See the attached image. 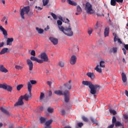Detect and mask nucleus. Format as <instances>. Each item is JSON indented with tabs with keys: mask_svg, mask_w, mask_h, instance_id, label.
I'll use <instances>...</instances> for the list:
<instances>
[{
	"mask_svg": "<svg viewBox=\"0 0 128 128\" xmlns=\"http://www.w3.org/2000/svg\"><path fill=\"white\" fill-rule=\"evenodd\" d=\"M64 34L68 36H74V32L72 30V26H70V24H69V26L68 28H64V30L62 31Z\"/></svg>",
	"mask_w": 128,
	"mask_h": 128,
	"instance_id": "7ed1b4c3",
	"label": "nucleus"
},
{
	"mask_svg": "<svg viewBox=\"0 0 128 128\" xmlns=\"http://www.w3.org/2000/svg\"><path fill=\"white\" fill-rule=\"evenodd\" d=\"M30 54L31 56H36V51H34V50H32Z\"/></svg>",
	"mask_w": 128,
	"mask_h": 128,
	"instance_id": "de8ad7c7",
	"label": "nucleus"
},
{
	"mask_svg": "<svg viewBox=\"0 0 128 128\" xmlns=\"http://www.w3.org/2000/svg\"><path fill=\"white\" fill-rule=\"evenodd\" d=\"M85 10L87 14H94V10H92V5L90 2H86L85 4Z\"/></svg>",
	"mask_w": 128,
	"mask_h": 128,
	"instance_id": "20e7f679",
	"label": "nucleus"
},
{
	"mask_svg": "<svg viewBox=\"0 0 128 128\" xmlns=\"http://www.w3.org/2000/svg\"><path fill=\"white\" fill-rule=\"evenodd\" d=\"M124 118L125 120H128V115H125V116H124Z\"/></svg>",
	"mask_w": 128,
	"mask_h": 128,
	"instance_id": "338daca9",
	"label": "nucleus"
},
{
	"mask_svg": "<svg viewBox=\"0 0 128 128\" xmlns=\"http://www.w3.org/2000/svg\"><path fill=\"white\" fill-rule=\"evenodd\" d=\"M14 42V38H8L6 40V46H12Z\"/></svg>",
	"mask_w": 128,
	"mask_h": 128,
	"instance_id": "5701e85b",
	"label": "nucleus"
},
{
	"mask_svg": "<svg viewBox=\"0 0 128 128\" xmlns=\"http://www.w3.org/2000/svg\"><path fill=\"white\" fill-rule=\"evenodd\" d=\"M99 28H100V22H97L96 24L95 25L94 29L96 30H98Z\"/></svg>",
	"mask_w": 128,
	"mask_h": 128,
	"instance_id": "58836bf2",
	"label": "nucleus"
},
{
	"mask_svg": "<svg viewBox=\"0 0 128 128\" xmlns=\"http://www.w3.org/2000/svg\"><path fill=\"white\" fill-rule=\"evenodd\" d=\"M77 12H78L76 13V16H78L80 14H82V8H80V6H77Z\"/></svg>",
	"mask_w": 128,
	"mask_h": 128,
	"instance_id": "a878e982",
	"label": "nucleus"
},
{
	"mask_svg": "<svg viewBox=\"0 0 128 128\" xmlns=\"http://www.w3.org/2000/svg\"><path fill=\"white\" fill-rule=\"evenodd\" d=\"M22 88H24V85L22 84L17 86H16L17 90H22Z\"/></svg>",
	"mask_w": 128,
	"mask_h": 128,
	"instance_id": "f704fd0d",
	"label": "nucleus"
},
{
	"mask_svg": "<svg viewBox=\"0 0 128 128\" xmlns=\"http://www.w3.org/2000/svg\"><path fill=\"white\" fill-rule=\"evenodd\" d=\"M4 46V42H2L0 43V48H3Z\"/></svg>",
	"mask_w": 128,
	"mask_h": 128,
	"instance_id": "6e6d98bb",
	"label": "nucleus"
},
{
	"mask_svg": "<svg viewBox=\"0 0 128 128\" xmlns=\"http://www.w3.org/2000/svg\"><path fill=\"white\" fill-rule=\"evenodd\" d=\"M15 68L16 70H22V67L20 66L16 65L15 66Z\"/></svg>",
	"mask_w": 128,
	"mask_h": 128,
	"instance_id": "49530a36",
	"label": "nucleus"
},
{
	"mask_svg": "<svg viewBox=\"0 0 128 128\" xmlns=\"http://www.w3.org/2000/svg\"><path fill=\"white\" fill-rule=\"evenodd\" d=\"M40 124H44V122H46V118H44V117H40Z\"/></svg>",
	"mask_w": 128,
	"mask_h": 128,
	"instance_id": "2f4dec72",
	"label": "nucleus"
},
{
	"mask_svg": "<svg viewBox=\"0 0 128 128\" xmlns=\"http://www.w3.org/2000/svg\"><path fill=\"white\" fill-rule=\"evenodd\" d=\"M0 108L2 112H4V114H6V116H10V112H8V110H6V109L2 107H0Z\"/></svg>",
	"mask_w": 128,
	"mask_h": 128,
	"instance_id": "f3484780",
	"label": "nucleus"
},
{
	"mask_svg": "<svg viewBox=\"0 0 128 128\" xmlns=\"http://www.w3.org/2000/svg\"><path fill=\"white\" fill-rule=\"evenodd\" d=\"M36 84V82L34 80H31L30 82H28V92H32V84Z\"/></svg>",
	"mask_w": 128,
	"mask_h": 128,
	"instance_id": "0eeeda50",
	"label": "nucleus"
},
{
	"mask_svg": "<svg viewBox=\"0 0 128 128\" xmlns=\"http://www.w3.org/2000/svg\"><path fill=\"white\" fill-rule=\"evenodd\" d=\"M0 72L6 73L8 70L4 66V65H0Z\"/></svg>",
	"mask_w": 128,
	"mask_h": 128,
	"instance_id": "412c9836",
	"label": "nucleus"
},
{
	"mask_svg": "<svg viewBox=\"0 0 128 128\" xmlns=\"http://www.w3.org/2000/svg\"><path fill=\"white\" fill-rule=\"evenodd\" d=\"M57 24H58V28L60 32H64V26H62V21H60V20H58L57 21Z\"/></svg>",
	"mask_w": 128,
	"mask_h": 128,
	"instance_id": "9b49d317",
	"label": "nucleus"
},
{
	"mask_svg": "<svg viewBox=\"0 0 128 128\" xmlns=\"http://www.w3.org/2000/svg\"><path fill=\"white\" fill-rule=\"evenodd\" d=\"M64 88L65 90H72V84L69 83H66L64 84Z\"/></svg>",
	"mask_w": 128,
	"mask_h": 128,
	"instance_id": "ddd939ff",
	"label": "nucleus"
},
{
	"mask_svg": "<svg viewBox=\"0 0 128 128\" xmlns=\"http://www.w3.org/2000/svg\"><path fill=\"white\" fill-rule=\"evenodd\" d=\"M118 40V36H115V37H114V42H116V40Z\"/></svg>",
	"mask_w": 128,
	"mask_h": 128,
	"instance_id": "3c124183",
	"label": "nucleus"
},
{
	"mask_svg": "<svg viewBox=\"0 0 128 128\" xmlns=\"http://www.w3.org/2000/svg\"><path fill=\"white\" fill-rule=\"evenodd\" d=\"M76 56L72 55L71 56L70 59V64L72 66H74V64H76Z\"/></svg>",
	"mask_w": 128,
	"mask_h": 128,
	"instance_id": "9d476101",
	"label": "nucleus"
},
{
	"mask_svg": "<svg viewBox=\"0 0 128 128\" xmlns=\"http://www.w3.org/2000/svg\"><path fill=\"white\" fill-rule=\"evenodd\" d=\"M55 94L57 96H64L65 102H68L70 100V93L68 90H64V92L60 90H57L54 92Z\"/></svg>",
	"mask_w": 128,
	"mask_h": 128,
	"instance_id": "f03ea898",
	"label": "nucleus"
},
{
	"mask_svg": "<svg viewBox=\"0 0 128 128\" xmlns=\"http://www.w3.org/2000/svg\"><path fill=\"white\" fill-rule=\"evenodd\" d=\"M118 52V48L116 47H113L112 48H110L109 50L110 54H116Z\"/></svg>",
	"mask_w": 128,
	"mask_h": 128,
	"instance_id": "4be33fe9",
	"label": "nucleus"
},
{
	"mask_svg": "<svg viewBox=\"0 0 128 128\" xmlns=\"http://www.w3.org/2000/svg\"><path fill=\"white\" fill-rule=\"evenodd\" d=\"M36 30L38 31V34H44V30H42V28L36 27Z\"/></svg>",
	"mask_w": 128,
	"mask_h": 128,
	"instance_id": "473e14b6",
	"label": "nucleus"
},
{
	"mask_svg": "<svg viewBox=\"0 0 128 128\" xmlns=\"http://www.w3.org/2000/svg\"><path fill=\"white\" fill-rule=\"evenodd\" d=\"M117 40H118V43L120 44H122V42L120 38H118Z\"/></svg>",
	"mask_w": 128,
	"mask_h": 128,
	"instance_id": "bf43d9fd",
	"label": "nucleus"
},
{
	"mask_svg": "<svg viewBox=\"0 0 128 128\" xmlns=\"http://www.w3.org/2000/svg\"><path fill=\"white\" fill-rule=\"evenodd\" d=\"M6 88V84H0V88Z\"/></svg>",
	"mask_w": 128,
	"mask_h": 128,
	"instance_id": "8fccbe9b",
	"label": "nucleus"
},
{
	"mask_svg": "<svg viewBox=\"0 0 128 128\" xmlns=\"http://www.w3.org/2000/svg\"><path fill=\"white\" fill-rule=\"evenodd\" d=\"M77 126L79 128H82V126H84V123H82V122H78V123L77 124Z\"/></svg>",
	"mask_w": 128,
	"mask_h": 128,
	"instance_id": "09e8293b",
	"label": "nucleus"
},
{
	"mask_svg": "<svg viewBox=\"0 0 128 128\" xmlns=\"http://www.w3.org/2000/svg\"><path fill=\"white\" fill-rule=\"evenodd\" d=\"M67 2L69 4H70V6H76L77 4L76 2H74V1H72L71 0H67Z\"/></svg>",
	"mask_w": 128,
	"mask_h": 128,
	"instance_id": "c85d7f7f",
	"label": "nucleus"
},
{
	"mask_svg": "<svg viewBox=\"0 0 128 128\" xmlns=\"http://www.w3.org/2000/svg\"><path fill=\"white\" fill-rule=\"evenodd\" d=\"M24 104V101L20 97L18 100V102L14 104V106H22Z\"/></svg>",
	"mask_w": 128,
	"mask_h": 128,
	"instance_id": "dca6fc26",
	"label": "nucleus"
},
{
	"mask_svg": "<svg viewBox=\"0 0 128 128\" xmlns=\"http://www.w3.org/2000/svg\"><path fill=\"white\" fill-rule=\"evenodd\" d=\"M115 126L116 127H118V126H122V128H124V124H122L120 121H117L115 123Z\"/></svg>",
	"mask_w": 128,
	"mask_h": 128,
	"instance_id": "7c9ffc66",
	"label": "nucleus"
},
{
	"mask_svg": "<svg viewBox=\"0 0 128 128\" xmlns=\"http://www.w3.org/2000/svg\"><path fill=\"white\" fill-rule=\"evenodd\" d=\"M117 122L116 118V116H114L112 118V124H114Z\"/></svg>",
	"mask_w": 128,
	"mask_h": 128,
	"instance_id": "ea45409f",
	"label": "nucleus"
},
{
	"mask_svg": "<svg viewBox=\"0 0 128 128\" xmlns=\"http://www.w3.org/2000/svg\"><path fill=\"white\" fill-rule=\"evenodd\" d=\"M52 90H49V92H48V96H52Z\"/></svg>",
	"mask_w": 128,
	"mask_h": 128,
	"instance_id": "052dcab7",
	"label": "nucleus"
},
{
	"mask_svg": "<svg viewBox=\"0 0 128 128\" xmlns=\"http://www.w3.org/2000/svg\"><path fill=\"white\" fill-rule=\"evenodd\" d=\"M47 84H48V86H52V82H49V81H48V82H47Z\"/></svg>",
	"mask_w": 128,
	"mask_h": 128,
	"instance_id": "0e129e2a",
	"label": "nucleus"
},
{
	"mask_svg": "<svg viewBox=\"0 0 128 128\" xmlns=\"http://www.w3.org/2000/svg\"><path fill=\"white\" fill-rule=\"evenodd\" d=\"M40 58L41 60H40V64H42V62H48V56L46 52H42L40 54Z\"/></svg>",
	"mask_w": 128,
	"mask_h": 128,
	"instance_id": "39448f33",
	"label": "nucleus"
},
{
	"mask_svg": "<svg viewBox=\"0 0 128 128\" xmlns=\"http://www.w3.org/2000/svg\"><path fill=\"white\" fill-rule=\"evenodd\" d=\"M50 0H42L43 6H46L48 4Z\"/></svg>",
	"mask_w": 128,
	"mask_h": 128,
	"instance_id": "72a5a7b5",
	"label": "nucleus"
},
{
	"mask_svg": "<svg viewBox=\"0 0 128 128\" xmlns=\"http://www.w3.org/2000/svg\"><path fill=\"white\" fill-rule=\"evenodd\" d=\"M110 34V28L106 27L104 31V36L105 38L108 36V34Z\"/></svg>",
	"mask_w": 128,
	"mask_h": 128,
	"instance_id": "6ab92c4d",
	"label": "nucleus"
},
{
	"mask_svg": "<svg viewBox=\"0 0 128 128\" xmlns=\"http://www.w3.org/2000/svg\"><path fill=\"white\" fill-rule=\"evenodd\" d=\"M62 115H64V114H66V112L64 111V110H62Z\"/></svg>",
	"mask_w": 128,
	"mask_h": 128,
	"instance_id": "774afa93",
	"label": "nucleus"
},
{
	"mask_svg": "<svg viewBox=\"0 0 128 128\" xmlns=\"http://www.w3.org/2000/svg\"><path fill=\"white\" fill-rule=\"evenodd\" d=\"M122 50H123L124 54H126V48H122Z\"/></svg>",
	"mask_w": 128,
	"mask_h": 128,
	"instance_id": "13d9d810",
	"label": "nucleus"
},
{
	"mask_svg": "<svg viewBox=\"0 0 128 128\" xmlns=\"http://www.w3.org/2000/svg\"><path fill=\"white\" fill-rule=\"evenodd\" d=\"M26 62L27 64L29 67L30 72H32V68H34V63H32V62L30 59H28Z\"/></svg>",
	"mask_w": 128,
	"mask_h": 128,
	"instance_id": "6e6552de",
	"label": "nucleus"
},
{
	"mask_svg": "<svg viewBox=\"0 0 128 128\" xmlns=\"http://www.w3.org/2000/svg\"><path fill=\"white\" fill-rule=\"evenodd\" d=\"M6 16L3 17L2 20H1V22H4V20H6Z\"/></svg>",
	"mask_w": 128,
	"mask_h": 128,
	"instance_id": "680f3d73",
	"label": "nucleus"
},
{
	"mask_svg": "<svg viewBox=\"0 0 128 128\" xmlns=\"http://www.w3.org/2000/svg\"><path fill=\"white\" fill-rule=\"evenodd\" d=\"M114 126V124H112L110 126H108V128H113Z\"/></svg>",
	"mask_w": 128,
	"mask_h": 128,
	"instance_id": "4d7b16f0",
	"label": "nucleus"
},
{
	"mask_svg": "<svg viewBox=\"0 0 128 128\" xmlns=\"http://www.w3.org/2000/svg\"><path fill=\"white\" fill-rule=\"evenodd\" d=\"M47 110H48V112L52 114L54 112V108H52L50 107H48L47 109Z\"/></svg>",
	"mask_w": 128,
	"mask_h": 128,
	"instance_id": "79ce46f5",
	"label": "nucleus"
},
{
	"mask_svg": "<svg viewBox=\"0 0 128 128\" xmlns=\"http://www.w3.org/2000/svg\"><path fill=\"white\" fill-rule=\"evenodd\" d=\"M58 65L60 66V68H64V63L62 62H60L58 64Z\"/></svg>",
	"mask_w": 128,
	"mask_h": 128,
	"instance_id": "a18cd8bd",
	"label": "nucleus"
},
{
	"mask_svg": "<svg viewBox=\"0 0 128 128\" xmlns=\"http://www.w3.org/2000/svg\"><path fill=\"white\" fill-rule=\"evenodd\" d=\"M36 8H37L38 10H42V8H40L38 6H36Z\"/></svg>",
	"mask_w": 128,
	"mask_h": 128,
	"instance_id": "5fc2aeb1",
	"label": "nucleus"
},
{
	"mask_svg": "<svg viewBox=\"0 0 128 128\" xmlns=\"http://www.w3.org/2000/svg\"><path fill=\"white\" fill-rule=\"evenodd\" d=\"M97 16H104V14H97Z\"/></svg>",
	"mask_w": 128,
	"mask_h": 128,
	"instance_id": "e2e57ef3",
	"label": "nucleus"
},
{
	"mask_svg": "<svg viewBox=\"0 0 128 128\" xmlns=\"http://www.w3.org/2000/svg\"><path fill=\"white\" fill-rule=\"evenodd\" d=\"M82 84H84V86H89V88L90 89V92L92 94H96V90L98 88H100V85L92 84L90 82L88 81H82Z\"/></svg>",
	"mask_w": 128,
	"mask_h": 128,
	"instance_id": "f257e3e1",
	"label": "nucleus"
},
{
	"mask_svg": "<svg viewBox=\"0 0 128 128\" xmlns=\"http://www.w3.org/2000/svg\"><path fill=\"white\" fill-rule=\"evenodd\" d=\"M44 98V94L42 92H41L40 96V100H42Z\"/></svg>",
	"mask_w": 128,
	"mask_h": 128,
	"instance_id": "c9c22d12",
	"label": "nucleus"
},
{
	"mask_svg": "<svg viewBox=\"0 0 128 128\" xmlns=\"http://www.w3.org/2000/svg\"><path fill=\"white\" fill-rule=\"evenodd\" d=\"M24 12L26 14H28V12H30V6H25L21 10L20 16L23 20H24Z\"/></svg>",
	"mask_w": 128,
	"mask_h": 128,
	"instance_id": "423d86ee",
	"label": "nucleus"
},
{
	"mask_svg": "<svg viewBox=\"0 0 128 128\" xmlns=\"http://www.w3.org/2000/svg\"><path fill=\"white\" fill-rule=\"evenodd\" d=\"M98 66H100V65H97L94 68V70L97 72H99V74H102V68H98Z\"/></svg>",
	"mask_w": 128,
	"mask_h": 128,
	"instance_id": "c756f323",
	"label": "nucleus"
},
{
	"mask_svg": "<svg viewBox=\"0 0 128 128\" xmlns=\"http://www.w3.org/2000/svg\"><path fill=\"white\" fill-rule=\"evenodd\" d=\"M52 122V120H48V121H46L45 122V126H46L45 128H52V127L50 126Z\"/></svg>",
	"mask_w": 128,
	"mask_h": 128,
	"instance_id": "a211bd4d",
	"label": "nucleus"
},
{
	"mask_svg": "<svg viewBox=\"0 0 128 128\" xmlns=\"http://www.w3.org/2000/svg\"><path fill=\"white\" fill-rule=\"evenodd\" d=\"M121 76L123 82H126V80H128V79L126 78V74H124V72H122Z\"/></svg>",
	"mask_w": 128,
	"mask_h": 128,
	"instance_id": "aec40b11",
	"label": "nucleus"
},
{
	"mask_svg": "<svg viewBox=\"0 0 128 128\" xmlns=\"http://www.w3.org/2000/svg\"><path fill=\"white\" fill-rule=\"evenodd\" d=\"M82 120H84V122H88V118L86 116H82Z\"/></svg>",
	"mask_w": 128,
	"mask_h": 128,
	"instance_id": "c03bdc74",
	"label": "nucleus"
},
{
	"mask_svg": "<svg viewBox=\"0 0 128 128\" xmlns=\"http://www.w3.org/2000/svg\"><path fill=\"white\" fill-rule=\"evenodd\" d=\"M50 30V26H46V28H44V30Z\"/></svg>",
	"mask_w": 128,
	"mask_h": 128,
	"instance_id": "69168bd1",
	"label": "nucleus"
},
{
	"mask_svg": "<svg viewBox=\"0 0 128 128\" xmlns=\"http://www.w3.org/2000/svg\"><path fill=\"white\" fill-rule=\"evenodd\" d=\"M4 90H6L8 92H12V87L5 84V88H4Z\"/></svg>",
	"mask_w": 128,
	"mask_h": 128,
	"instance_id": "b1692460",
	"label": "nucleus"
},
{
	"mask_svg": "<svg viewBox=\"0 0 128 128\" xmlns=\"http://www.w3.org/2000/svg\"><path fill=\"white\" fill-rule=\"evenodd\" d=\"M0 30L2 32V34L5 38H6V36H8V32H6V29H4V28L2 26H0Z\"/></svg>",
	"mask_w": 128,
	"mask_h": 128,
	"instance_id": "2eb2a0df",
	"label": "nucleus"
},
{
	"mask_svg": "<svg viewBox=\"0 0 128 128\" xmlns=\"http://www.w3.org/2000/svg\"><path fill=\"white\" fill-rule=\"evenodd\" d=\"M100 68H104V61H100Z\"/></svg>",
	"mask_w": 128,
	"mask_h": 128,
	"instance_id": "a19ab883",
	"label": "nucleus"
},
{
	"mask_svg": "<svg viewBox=\"0 0 128 128\" xmlns=\"http://www.w3.org/2000/svg\"><path fill=\"white\" fill-rule=\"evenodd\" d=\"M110 114H113V116H116V111L114 110L110 109Z\"/></svg>",
	"mask_w": 128,
	"mask_h": 128,
	"instance_id": "e433bc0d",
	"label": "nucleus"
},
{
	"mask_svg": "<svg viewBox=\"0 0 128 128\" xmlns=\"http://www.w3.org/2000/svg\"><path fill=\"white\" fill-rule=\"evenodd\" d=\"M88 34L90 36V34H92V30L90 29V30H88Z\"/></svg>",
	"mask_w": 128,
	"mask_h": 128,
	"instance_id": "603ef678",
	"label": "nucleus"
},
{
	"mask_svg": "<svg viewBox=\"0 0 128 128\" xmlns=\"http://www.w3.org/2000/svg\"><path fill=\"white\" fill-rule=\"evenodd\" d=\"M30 58L32 62H36L40 64V59L36 57L32 56Z\"/></svg>",
	"mask_w": 128,
	"mask_h": 128,
	"instance_id": "393cba45",
	"label": "nucleus"
},
{
	"mask_svg": "<svg viewBox=\"0 0 128 128\" xmlns=\"http://www.w3.org/2000/svg\"><path fill=\"white\" fill-rule=\"evenodd\" d=\"M90 120L92 124H96V118H94L92 117H90Z\"/></svg>",
	"mask_w": 128,
	"mask_h": 128,
	"instance_id": "4c0bfd02",
	"label": "nucleus"
},
{
	"mask_svg": "<svg viewBox=\"0 0 128 128\" xmlns=\"http://www.w3.org/2000/svg\"><path fill=\"white\" fill-rule=\"evenodd\" d=\"M124 2V0H110V4L112 6H116V2H120L122 4Z\"/></svg>",
	"mask_w": 128,
	"mask_h": 128,
	"instance_id": "f8f14e48",
	"label": "nucleus"
},
{
	"mask_svg": "<svg viewBox=\"0 0 128 128\" xmlns=\"http://www.w3.org/2000/svg\"><path fill=\"white\" fill-rule=\"evenodd\" d=\"M51 42H52L54 46H56L58 44V40L56 38H54V37H50L49 38Z\"/></svg>",
	"mask_w": 128,
	"mask_h": 128,
	"instance_id": "4468645a",
	"label": "nucleus"
},
{
	"mask_svg": "<svg viewBox=\"0 0 128 128\" xmlns=\"http://www.w3.org/2000/svg\"><path fill=\"white\" fill-rule=\"evenodd\" d=\"M124 48L126 50H128V44H124Z\"/></svg>",
	"mask_w": 128,
	"mask_h": 128,
	"instance_id": "864d4df0",
	"label": "nucleus"
},
{
	"mask_svg": "<svg viewBox=\"0 0 128 128\" xmlns=\"http://www.w3.org/2000/svg\"><path fill=\"white\" fill-rule=\"evenodd\" d=\"M8 52V48H4L0 52V54H6Z\"/></svg>",
	"mask_w": 128,
	"mask_h": 128,
	"instance_id": "bb28decb",
	"label": "nucleus"
},
{
	"mask_svg": "<svg viewBox=\"0 0 128 128\" xmlns=\"http://www.w3.org/2000/svg\"><path fill=\"white\" fill-rule=\"evenodd\" d=\"M50 14L54 20H58V16L56 15V14H54L53 12H51Z\"/></svg>",
	"mask_w": 128,
	"mask_h": 128,
	"instance_id": "37998d69",
	"label": "nucleus"
},
{
	"mask_svg": "<svg viewBox=\"0 0 128 128\" xmlns=\"http://www.w3.org/2000/svg\"><path fill=\"white\" fill-rule=\"evenodd\" d=\"M20 98L22 100H25L26 102H28L29 98H32V92H30V93L29 92V94H25L24 96H21Z\"/></svg>",
	"mask_w": 128,
	"mask_h": 128,
	"instance_id": "1a4fd4ad",
	"label": "nucleus"
},
{
	"mask_svg": "<svg viewBox=\"0 0 128 128\" xmlns=\"http://www.w3.org/2000/svg\"><path fill=\"white\" fill-rule=\"evenodd\" d=\"M86 76H88V78H90L91 80H94V72H88L86 74Z\"/></svg>",
	"mask_w": 128,
	"mask_h": 128,
	"instance_id": "cd10ccee",
	"label": "nucleus"
}]
</instances>
